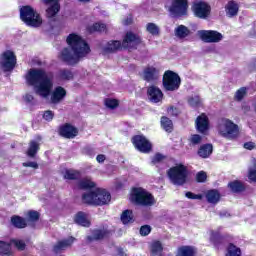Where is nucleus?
I'll return each mask as SVG.
<instances>
[{"mask_svg": "<svg viewBox=\"0 0 256 256\" xmlns=\"http://www.w3.org/2000/svg\"><path fill=\"white\" fill-rule=\"evenodd\" d=\"M26 83L34 87V92L42 99H49L50 96L53 105H58L67 97V90L62 86L53 89V73L43 69H30L26 74Z\"/></svg>", "mask_w": 256, "mask_h": 256, "instance_id": "obj_1", "label": "nucleus"}, {"mask_svg": "<svg viewBox=\"0 0 256 256\" xmlns=\"http://www.w3.org/2000/svg\"><path fill=\"white\" fill-rule=\"evenodd\" d=\"M69 48H64L59 57L68 65H77L84 57L91 53L89 44L81 36L73 33L66 39Z\"/></svg>", "mask_w": 256, "mask_h": 256, "instance_id": "obj_2", "label": "nucleus"}, {"mask_svg": "<svg viewBox=\"0 0 256 256\" xmlns=\"http://www.w3.org/2000/svg\"><path fill=\"white\" fill-rule=\"evenodd\" d=\"M82 200L87 205H108L111 201V194L103 188H97L94 191L84 193Z\"/></svg>", "mask_w": 256, "mask_h": 256, "instance_id": "obj_3", "label": "nucleus"}, {"mask_svg": "<svg viewBox=\"0 0 256 256\" xmlns=\"http://www.w3.org/2000/svg\"><path fill=\"white\" fill-rule=\"evenodd\" d=\"M130 199L133 203L143 207H153L157 203L155 197L143 188H134Z\"/></svg>", "mask_w": 256, "mask_h": 256, "instance_id": "obj_4", "label": "nucleus"}, {"mask_svg": "<svg viewBox=\"0 0 256 256\" xmlns=\"http://www.w3.org/2000/svg\"><path fill=\"white\" fill-rule=\"evenodd\" d=\"M20 19L28 25V27H41L43 19L31 6H23L20 9Z\"/></svg>", "mask_w": 256, "mask_h": 256, "instance_id": "obj_5", "label": "nucleus"}, {"mask_svg": "<svg viewBox=\"0 0 256 256\" xmlns=\"http://www.w3.org/2000/svg\"><path fill=\"white\" fill-rule=\"evenodd\" d=\"M218 133L225 139H237L240 135L239 125L224 118L218 124Z\"/></svg>", "mask_w": 256, "mask_h": 256, "instance_id": "obj_6", "label": "nucleus"}, {"mask_svg": "<svg viewBox=\"0 0 256 256\" xmlns=\"http://www.w3.org/2000/svg\"><path fill=\"white\" fill-rule=\"evenodd\" d=\"M167 175L173 185H185V183H187L189 170L187 169V166L177 164L167 171Z\"/></svg>", "mask_w": 256, "mask_h": 256, "instance_id": "obj_7", "label": "nucleus"}, {"mask_svg": "<svg viewBox=\"0 0 256 256\" xmlns=\"http://www.w3.org/2000/svg\"><path fill=\"white\" fill-rule=\"evenodd\" d=\"M163 87L166 91H177L181 87V77H179V74L167 70L163 75Z\"/></svg>", "mask_w": 256, "mask_h": 256, "instance_id": "obj_8", "label": "nucleus"}, {"mask_svg": "<svg viewBox=\"0 0 256 256\" xmlns=\"http://www.w3.org/2000/svg\"><path fill=\"white\" fill-rule=\"evenodd\" d=\"M17 64V57H15V54L8 50L2 53L0 56V68L7 71H13L15 69V65Z\"/></svg>", "mask_w": 256, "mask_h": 256, "instance_id": "obj_9", "label": "nucleus"}, {"mask_svg": "<svg viewBox=\"0 0 256 256\" xmlns=\"http://www.w3.org/2000/svg\"><path fill=\"white\" fill-rule=\"evenodd\" d=\"M188 7L187 0H173L168 11L172 17H183L187 15Z\"/></svg>", "mask_w": 256, "mask_h": 256, "instance_id": "obj_10", "label": "nucleus"}, {"mask_svg": "<svg viewBox=\"0 0 256 256\" xmlns=\"http://www.w3.org/2000/svg\"><path fill=\"white\" fill-rule=\"evenodd\" d=\"M197 35L204 43H219L223 40V34L214 30H199Z\"/></svg>", "mask_w": 256, "mask_h": 256, "instance_id": "obj_11", "label": "nucleus"}, {"mask_svg": "<svg viewBox=\"0 0 256 256\" xmlns=\"http://www.w3.org/2000/svg\"><path fill=\"white\" fill-rule=\"evenodd\" d=\"M141 45V36L133 32H127L122 41L123 49H137Z\"/></svg>", "mask_w": 256, "mask_h": 256, "instance_id": "obj_12", "label": "nucleus"}, {"mask_svg": "<svg viewBox=\"0 0 256 256\" xmlns=\"http://www.w3.org/2000/svg\"><path fill=\"white\" fill-rule=\"evenodd\" d=\"M192 11L196 17L205 19L206 17H209L211 7L205 2H195L192 6Z\"/></svg>", "mask_w": 256, "mask_h": 256, "instance_id": "obj_13", "label": "nucleus"}, {"mask_svg": "<svg viewBox=\"0 0 256 256\" xmlns=\"http://www.w3.org/2000/svg\"><path fill=\"white\" fill-rule=\"evenodd\" d=\"M132 143L141 153H149L152 149L151 142H149V140L144 136H135Z\"/></svg>", "mask_w": 256, "mask_h": 256, "instance_id": "obj_14", "label": "nucleus"}, {"mask_svg": "<svg viewBox=\"0 0 256 256\" xmlns=\"http://www.w3.org/2000/svg\"><path fill=\"white\" fill-rule=\"evenodd\" d=\"M142 79L148 82L157 81L159 79V69H157L155 66H148L144 68Z\"/></svg>", "mask_w": 256, "mask_h": 256, "instance_id": "obj_15", "label": "nucleus"}, {"mask_svg": "<svg viewBox=\"0 0 256 256\" xmlns=\"http://www.w3.org/2000/svg\"><path fill=\"white\" fill-rule=\"evenodd\" d=\"M45 5L53 3L46 9V17L48 19H53L59 13L61 6L59 5V0H43Z\"/></svg>", "mask_w": 256, "mask_h": 256, "instance_id": "obj_16", "label": "nucleus"}, {"mask_svg": "<svg viewBox=\"0 0 256 256\" xmlns=\"http://www.w3.org/2000/svg\"><path fill=\"white\" fill-rule=\"evenodd\" d=\"M59 133L62 137H65L66 139H73L77 137L79 131L73 125L65 124L60 127Z\"/></svg>", "mask_w": 256, "mask_h": 256, "instance_id": "obj_17", "label": "nucleus"}, {"mask_svg": "<svg viewBox=\"0 0 256 256\" xmlns=\"http://www.w3.org/2000/svg\"><path fill=\"white\" fill-rule=\"evenodd\" d=\"M119 49H123V43L118 40H112L102 47V53L103 55H108V53H115Z\"/></svg>", "mask_w": 256, "mask_h": 256, "instance_id": "obj_18", "label": "nucleus"}, {"mask_svg": "<svg viewBox=\"0 0 256 256\" xmlns=\"http://www.w3.org/2000/svg\"><path fill=\"white\" fill-rule=\"evenodd\" d=\"M148 97L152 103H159L163 101V92L157 86H150L148 88Z\"/></svg>", "mask_w": 256, "mask_h": 256, "instance_id": "obj_19", "label": "nucleus"}, {"mask_svg": "<svg viewBox=\"0 0 256 256\" xmlns=\"http://www.w3.org/2000/svg\"><path fill=\"white\" fill-rule=\"evenodd\" d=\"M196 129L199 133H207L209 131V118L205 114L196 119Z\"/></svg>", "mask_w": 256, "mask_h": 256, "instance_id": "obj_20", "label": "nucleus"}, {"mask_svg": "<svg viewBox=\"0 0 256 256\" xmlns=\"http://www.w3.org/2000/svg\"><path fill=\"white\" fill-rule=\"evenodd\" d=\"M74 221L77 225H81L82 227H89L91 225L89 215L83 212H78L74 217Z\"/></svg>", "mask_w": 256, "mask_h": 256, "instance_id": "obj_21", "label": "nucleus"}, {"mask_svg": "<svg viewBox=\"0 0 256 256\" xmlns=\"http://www.w3.org/2000/svg\"><path fill=\"white\" fill-rule=\"evenodd\" d=\"M73 77H74L73 72L69 69H60L56 74V79L60 83H63L65 81H71Z\"/></svg>", "mask_w": 256, "mask_h": 256, "instance_id": "obj_22", "label": "nucleus"}, {"mask_svg": "<svg viewBox=\"0 0 256 256\" xmlns=\"http://www.w3.org/2000/svg\"><path fill=\"white\" fill-rule=\"evenodd\" d=\"M225 12L227 17H236L237 13H239V4L234 1H230L225 6Z\"/></svg>", "mask_w": 256, "mask_h": 256, "instance_id": "obj_23", "label": "nucleus"}, {"mask_svg": "<svg viewBox=\"0 0 256 256\" xmlns=\"http://www.w3.org/2000/svg\"><path fill=\"white\" fill-rule=\"evenodd\" d=\"M74 241H75V238L69 237L66 240H62V241L58 242L54 246L55 253H59V251H64V249H67L68 247H71V245H73Z\"/></svg>", "mask_w": 256, "mask_h": 256, "instance_id": "obj_24", "label": "nucleus"}, {"mask_svg": "<svg viewBox=\"0 0 256 256\" xmlns=\"http://www.w3.org/2000/svg\"><path fill=\"white\" fill-rule=\"evenodd\" d=\"M174 33L175 37L178 39H185L191 35V30H189V28H187L185 25H179L175 28Z\"/></svg>", "mask_w": 256, "mask_h": 256, "instance_id": "obj_25", "label": "nucleus"}, {"mask_svg": "<svg viewBox=\"0 0 256 256\" xmlns=\"http://www.w3.org/2000/svg\"><path fill=\"white\" fill-rule=\"evenodd\" d=\"M211 153H213V145L211 144H204L198 150V155L202 159H207L211 156Z\"/></svg>", "mask_w": 256, "mask_h": 256, "instance_id": "obj_26", "label": "nucleus"}, {"mask_svg": "<svg viewBox=\"0 0 256 256\" xmlns=\"http://www.w3.org/2000/svg\"><path fill=\"white\" fill-rule=\"evenodd\" d=\"M206 199L208 203L216 205V203H219V199H221V194H219V191L217 190H209L206 193Z\"/></svg>", "mask_w": 256, "mask_h": 256, "instance_id": "obj_27", "label": "nucleus"}, {"mask_svg": "<svg viewBox=\"0 0 256 256\" xmlns=\"http://www.w3.org/2000/svg\"><path fill=\"white\" fill-rule=\"evenodd\" d=\"M41 138H38V141L32 140L29 144V148L27 151L28 157H34L37 155V151H39V145H40Z\"/></svg>", "mask_w": 256, "mask_h": 256, "instance_id": "obj_28", "label": "nucleus"}, {"mask_svg": "<svg viewBox=\"0 0 256 256\" xmlns=\"http://www.w3.org/2000/svg\"><path fill=\"white\" fill-rule=\"evenodd\" d=\"M197 250L191 246H184L178 249L176 256H194Z\"/></svg>", "mask_w": 256, "mask_h": 256, "instance_id": "obj_29", "label": "nucleus"}, {"mask_svg": "<svg viewBox=\"0 0 256 256\" xmlns=\"http://www.w3.org/2000/svg\"><path fill=\"white\" fill-rule=\"evenodd\" d=\"M146 31L153 37H158V35L161 33V29L158 27V25L151 22L146 24Z\"/></svg>", "mask_w": 256, "mask_h": 256, "instance_id": "obj_30", "label": "nucleus"}, {"mask_svg": "<svg viewBox=\"0 0 256 256\" xmlns=\"http://www.w3.org/2000/svg\"><path fill=\"white\" fill-rule=\"evenodd\" d=\"M79 187L80 189H93L95 188V183L91 178L86 177V178H82L79 181Z\"/></svg>", "mask_w": 256, "mask_h": 256, "instance_id": "obj_31", "label": "nucleus"}, {"mask_svg": "<svg viewBox=\"0 0 256 256\" xmlns=\"http://www.w3.org/2000/svg\"><path fill=\"white\" fill-rule=\"evenodd\" d=\"M225 256H241V248L235 244H229Z\"/></svg>", "mask_w": 256, "mask_h": 256, "instance_id": "obj_32", "label": "nucleus"}, {"mask_svg": "<svg viewBox=\"0 0 256 256\" xmlns=\"http://www.w3.org/2000/svg\"><path fill=\"white\" fill-rule=\"evenodd\" d=\"M161 127L167 133H171V131H173V121L164 116L161 118Z\"/></svg>", "mask_w": 256, "mask_h": 256, "instance_id": "obj_33", "label": "nucleus"}, {"mask_svg": "<svg viewBox=\"0 0 256 256\" xmlns=\"http://www.w3.org/2000/svg\"><path fill=\"white\" fill-rule=\"evenodd\" d=\"M11 221L12 225L18 229H25V227H27V221L19 216H13Z\"/></svg>", "mask_w": 256, "mask_h": 256, "instance_id": "obj_34", "label": "nucleus"}, {"mask_svg": "<svg viewBox=\"0 0 256 256\" xmlns=\"http://www.w3.org/2000/svg\"><path fill=\"white\" fill-rule=\"evenodd\" d=\"M64 179H69V180L79 179V171L74 169L65 170Z\"/></svg>", "mask_w": 256, "mask_h": 256, "instance_id": "obj_35", "label": "nucleus"}, {"mask_svg": "<svg viewBox=\"0 0 256 256\" xmlns=\"http://www.w3.org/2000/svg\"><path fill=\"white\" fill-rule=\"evenodd\" d=\"M121 221L124 225L131 223L133 221V212L130 210H126L121 215Z\"/></svg>", "mask_w": 256, "mask_h": 256, "instance_id": "obj_36", "label": "nucleus"}, {"mask_svg": "<svg viewBox=\"0 0 256 256\" xmlns=\"http://www.w3.org/2000/svg\"><path fill=\"white\" fill-rule=\"evenodd\" d=\"M162 251H163V245L161 244V242L156 241L152 244L151 246L152 255H161Z\"/></svg>", "mask_w": 256, "mask_h": 256, "instance_id": "obj_37", "label": "nucleus"}, {"mask_svg": "<svg viewBox=\"0 0 256 256\" xmlns=\"http://www.w3.org/2000/svg\"><path fill=\"white\" fill-rule=\"evenodd\" d=\"M228 187H230L233 193H240V191H243V184L239 181H234L229 183Z\"/></svg>", "mask_w": 256, "mask_h": 256, "instance_id": "obj_38", "label": "nucleus"}, {"mask_svg": "<svg viewBox=\"0 0 256 256\" xmlns=\"http://www.w3.org/2000/svg\"><path fill=\"white\" fill-rule=\"evenodd\" d=\"M11 253V244L0 241V255H9Z\"/></svg>", "mask_w": 256, "mask_h": 256, "instance_id": "obj_39", "label": "nucleus"}, {"mask_svg": "<svg viewBox=\"0 0 256 256\" xmlns=\"http://www.w3.org/2000/svg\"><path fill=\"white\" fill-rule=\"evenodd\" d=\"M248 179L253 183H256V160L253 162V165L248 170Z\"/></svg>", "mask_w": 256, "mask_h": 256, "instance_id": "obj_40", "label": "nucleus"}, {"mask_svg": "<svg viewBox=\"0 0 256 256\" xmlns=\"http://www.w3.org/2000/svg\"><path fill=\"white\" fill-rule=\"evenodd\" d=\"M10 245H13L14 247H16V249H18V251H23L25 250V241L23 240H19V239H13L10 241Z\"/></svg>", "mask_w": 256, "mask_h": 256, "instance_id": "obj_41", "label": "nucleus"}, {"mask_svg": "<svg viewBox=\"0 0 256 256\" xmlns=\"http://www.w3.org/2000/svg\"><path fill=\"white\" fill-rule=\"evenodd\" d=\"M209 235H210V241L212 242L214 247L216 249H219V233H217L215 231H210Z\"/></svg>", "mask_w": 256, "mask_h": 256, "instance_id": "obj_42", "label": "nucleus"}, {"mask_svg": "<svg viewBox=\"0 0 256 256\" xmlns=\"http://www.w3.org/2000/svg\"><path fill=\"white\" fill-rule=\"evenodd\" d=\"M107 29V26L103 23H95L93 26L90 27V33H93V31H99L100 33H103Z\"/></svg>", "mask_w": 256, "mask_h": 256, "instance_id": "obj_43", "label": "nucleus"}, {"mask_svg": "<svg viewBox=\"0 0 256 256\" xmlns=\"http://www.w3.org/2000/svg\"><path fill=\"white\" fill-rule=\"evenodd\" d=\"M104 103L108 109H115V107L119 106V101L113 98H107Z\"/></svg>", "mask_w": 256, "mask_h": 256, "instance_id": "obj_44", "label": "nucleus"}, {"mask_svg": "<svg viewBox=\"0 0 256 256\" xmlns=\"http://www.w3.org/2000/svg\"><path fill=\"white\" fill-rule=\"evenodd\" d=\"M107 237V231L105 230H94L92 239L99 240Z\"/></svg>", "mask_w": 256, "mask_h": 256, "instance_id": "obj_45", "label": "nucleus"}, {"mask_svg": "<svg viewBox=\"0 0 256 256\" xmlns=\"http://www.w3.org/2000/svg\"><path fill=\"white\" fill-rule=\"evenodd\" d=\"M196 180L198 183H205V181H207V173L204 171L198 172L196 175Z\"/></svg>", "mask_w": 256, "mask_h": 256, "instance_id": "obj_46", "label": "nucleus"}, {"mask_svg": "<svg viewBox=\"0 0 256 256\" xmlns=\"http://www.w3.org/2000/svg\"><path fill=\"white\" fill-rule=\"evenodd\" d=\"M247 94V88H240L237 92H236V99L237 101H241V99H243V97H245V95Z\"/></svg>", "mask_w": 256, "mask_h": 256, "instance_id": "obj_47", "label": "nucleus"}, {"mask_svg": "<svg viewBox=\"0 0 256 256\" xmlns=\"http://www.w3.org/2000/svg\"><path fill=\"white\" fill-rule=\"evenodd\" d=\"M185 197H187V199L201 200V199H203V194H195L193 192H186Z\"/></svg>", "mask_w": 256, "mask_h": 256, "instance_id": "obj_48", "label": "nucleus"}, {"mask_svg": "<svg viewBox=\"0 0 256 256\" xmlns=\"http://www.w3.org/2000/svg\"><path fill=\"white\" fill-rule=\"evenodd\" d=\"M28 218L30 221H38L39 220V212L35 210L28 211Z\"/></svg>", "mask_w": 256, "mask_h": 256, "instance_id": "obj_49", "label": "nucleus"}, {"mask_svg": "<svg viewBox=\"0 0 256 256\" xmlns=\"http://www.w3.org/2000/svg\"><path fill=\"white\" fill-rule=\"evenodd\" d=\"M149 233H151V226L144 225L140 228V235H142L143 237H147Z\"/></svg>", "mask_w": 256, "mask_h": 256, "instance_id": "obj_50", "label": "nucleus"}, {"mask_svg": "<svg viewBox=\"0 0 256 256\" xmlns=\"http://www.w3.org/2000/svg\"><path fill=\"white\" fill-rule=\"evenodd\" d=\"M201 136L199 134H194L190 137V143H192V145H199V143H201Z\"/></svg>", "mask_w": 256, "mask_h": 256, "instance_id": "obj_51", "label": "nucleus"}, {"mask_svg": "<svg viewBox=\"0 0 256 256\" xmlns=\"http://www.w3.org/2000/svg\"><path fill=\"white\" fill-rule=\"evenodd\" d=\"M54 117L55 113H53L51 110L45 111L43 114V119H45V121H53Z\"/></svg>", "mask_w": 256, "mask_h": 256, "instance_id": "obj_52", "label": "nucleus"}, {"mask_svg": "<svg viewBox=\"0 0 256 256\" xmlns=\"http://www.w3.org/2000/svg\"><path fill=\"white\" fill-rule=\"evenodd\" d=\"M164 159H165V156H163V154H156L152 158V163L153 165H157V163H161V161H163Z\"/></svg>", "mask_w": 256, "mask_h": 256, "instance_id": "obj_53", "label": "nucleus"}, {"mask_svg": "<svg viewBox=\"0 0 256 256\" xmlns=\"http://www.w3.org/2000/svg\"><path fill=\"white\" fill-rule=\"evenodd\" d=\"M188 103L192 107H197V105H199V96H195L193 98H189Z\"/></svg>", "mask_w": 256, "mask_h": 256, "instance_id": "obj_54", "label": "nucleus"}, {"mask_svg": "<svg viewBox=\"0 0 256 256\" xmlns=\"http://www.w3.org/2000/svg\"><path fill=\"white\" fill-rule=\"evenodd\" d=\"M23 167H32V169H38L39 164H37V162H24Z\"/></svg>", "mask_w": 256, "mask_h": 256, "instance_id": "obj_55", "label": "nucleus"}, {"mask_svg": "<svg viewBox=\"0 0 256 256\" xmlns=\"http://www.w3.org/2000/svg\"><path fill=\"white\" fill-rule=\"evenodd\" d=\"M244 149H248L249 151L255 149V143L254 142L244 143Z\"/></svg>", "mask_w": 256, "mask_h": 256, "instance_id": "obj_56", "label": "nucleus"}, {"mask_svg": "<svg viewBox=\"0 0 256 256\" xmlns=\"http://www.w3.org/2000/svg\"><path fill=\"white\" fill-rule=\"evenodd\" d=\"M24 101H26L27 103H31L33 101V95L31 94H26L24 96Z\"/></svg>", "mask_w": 256, "mask_h": 256, "instance_id": "obj_57", "label": "nucleus"}, {"mask_svg": "<svg viewBox=\"0 0 256 256\" xmlns=\"http://www.w3.org/2000/svg\"><path fill=\"white\" fill-rule=\"evenodd\" d=\"M96 161H97L98 163H104V162H105V155H103V154L98 155V156L96 157Z\"/></svg>", "mask_w": 256, "mask_h": 256, "instance_id": "obj_58", "label": "nucleus"}, {"mask_svg": "<svg viewBox=\"0 0 256 256\" xmlns=\"http://www.w3.org/2000/svg\"><path fill=\"white\" fill-rule=\"evenodd\" d=\"M133 23V18L131 16L127 17V19L123 20V25H131Z\"/></svg>", "mask_w": 256, "mask_h": 256, "instance_id": "obj_59", "label": "nucleus"}, {"mask_svg": "<svg viewBox=\"0 0 256 256\" xmlns=\"http://www.w3.org/2000/svg\"><path fill=\"white\" fill-rule=\"evenodd\" d=\"M168 113H169V115H177V109L170 107V108H168Z\"/></svg>", "mask_w": 256, "mask_h": 256, "instance_id": "obj_60", "label": "nucleus"}, {"mask_svg": "<svg viewBox=\"0 0 256 256\" xmlns=\"http://www.w3.org/2000/svg\"><path fill=\"white\" fill-rule=\"evenodd\" d=\"M79 1H81L82 3H89V1L91 0H79Z\"/></svg>", "mask_w": 256, "mask_h": 256, "instance_id": "obj_61", "label": "nucleus"}]
</instances>
